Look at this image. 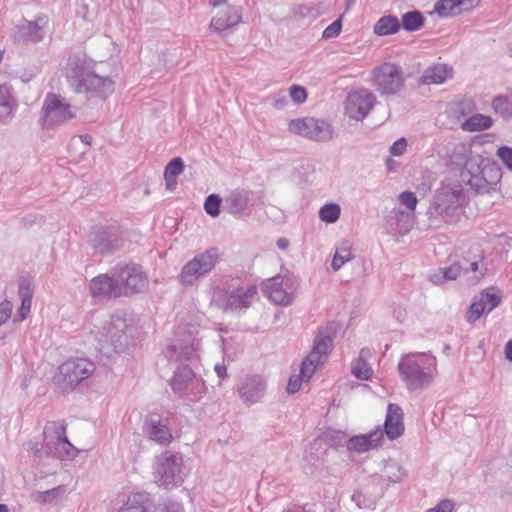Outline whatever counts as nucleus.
Segmentation results:
<instances>
[{
	"label": "nucleus",
	"instance_id": "obj_1",
	"mask_svg": "<svg viewBox=\"0 0 512 512\" xmlns=\"http://www.w3.org/2000/svg\"><path fill=\"white\" fill-rule=\"evenodd\" d=\"M397 370L408 391L420 392L434 383L438 376V361L431 352H409L401 355Z\"/></svg>",
	"mask_w": 512,
	"mask_h": 512
},
{
	"label": "nucleus",
	"instance_id": "obj_2",
	"mask_svg": "<svg viewBox=\"0 0 512 512\" xmlns=\"http://www.w3.org/2000/svg\"><path fill=\"white\" fill-rule=\"evenodd\" d=\"M465 203L461 185L443 183L435 192L427 209L428 227L439 229L459 221Z\"/></svg>",
	"mask_w": 512,
	"mask_h": 512
},
{
	"label": "nucleus",
	"instance_id": "obj_3",
	"mask_svg": "<svg viewBox=\"0 0 512 512\" xmlns=\"http://www.w3.org/2000/svg\"><path fill=\"white\" fill-rule=\"evenodd\" d=\"M66 76L76 93L106 98L114 90L112 79L96 74L91 63L81 57L75 56L69 59Z\"/></svg>",
	"mask_w": 512,
	"mask_h": 512
},
{
	"label": "nucleus",
	"instance_id": "obj_4",
	"mask_svg": "<svg viewBox=\"0 0 512 512\" xmlns=\"http://www.w3.org/2000/svg\"><path fill=\"white\" fill-rule=\"evenodd\" d=\"M449 165L452 169L466 170L470 174L471 186H480L478 182L496 184L501 176L500 169L494 164L479 165V156H473L471 146L466 143H457L449 154Z\"/></svg>",
	"mask_w": 512,
	"mask_h": 512
},
{
	"label": "nucleus",
	"instance_id": "obj_5",
	"mask_svg": "<svg viewBox=\"0 0 512 512\" xmlns=\"http://www.w3.org/2000/svg\"><path fill=\"white\" fill-rule=\"evenodd\" d=\"M201 340L202 337L195 328L179 326L174 338L167 345L164 355L170 361L193 363L200 357Z\"/></svg>",
	"mask_w": 512,
	"mask_h": 512
},
{
	"label": "nucleus",
	"instance_id": "obj_6",
	"mask_svg": "<svg viewBox=\"0 0 512 512\" xmlns=\"http://www.w3.org/2000/svg\"><path fill=\"white\" fill-rule=\"evenodd\" d=\"M188 475L182 454L164 451L153 465L155 483L166 488L180 486Z\"/></svg>",
	"mask_w": 512,
	"mask_h": 512
},
{
	"label": "nucleus",
	"instance_id": "obj_7",
	"mask_svg": "<svg viewBox=\"0 0 512 512\" xmlns=\"http://www.w3.org/2000/svg\"><path fill=\"white\" fill-rule=\"evenodd\" d=\"M370 82L381 96H394L404 89L406 76L398 64L384 62L372 69Z\"/></svg>",
	"mask_w": 512,
	"mask_h": 512
},
{
	"label": "nucleus",
	"instance_id": "obj_8",
	"mask_svg": "<svg viewBox=\"0 0 512 512\" xmlns=\"http://www.w3.org/2000/svg\"><path fill=\"white\" fill-rule=\"evenodd\" d=\"M219 259L220 253L216 247L196 254L182 267L178 275L179 283L183 286H193L198 280L206 277L214 270Z\"/></svg>",
	"mask_w": 512,
	"mask_h": 512
},
{
	"label": "nucleus",
	"instance_id": "obj_9",
	"mask_svg": "<svg viewBox=\"0 0 512 512\" xmlns=\"http://www.w3.org/2000/svg\"><path fill=\"white\" fill-rule=\"evenodd\" d=\"M138 336V329L132 318L121 315H113L109 323L104 327L100 341L109 343L116 352H123L134 344Z\"/></svg>",
	"mask_w": 512,
	"mask_h": 512
},
{
	"label": "nucleus",
	"instance_id": "obj_10",
	"mask_svg": "<svg viewBox=\"0 0 512 512\" xmlns=\"http://www.w3.org/2000/svg\"><path fill=\"white\" fill-rule=\"evenodd\" d=\"M76 117L71 104L61 95L48 93L41 107L40 123L43 128L53 129Z\"/></svg>",
	"mask_w": 512,
	"mask_h": 512
},
{
	"label": "nucleus",
	"instance_id": "obj_11",
	"mask_svg": "<svg viewBox=\"0 0 512 512\" xmlns=\"http://www.w3.org/2000/svg\"><path fill=\"white\" fill-rule=\"evenodd\" d=\"M334 334L335 329L332 324L319 329L311 352L301 364L302 379L310 380L316 369L326 360L332 348Z\"/></svg>",
	"mask_w": 512,
	"mask_h": 512
},
{
	"label": "nucleus",
	"instance_id": "obj_12",
	"mask_svg": "<svg viewBox=\"0 0 512 512\" xmlns=\"http://www.w3.org/2000/svg\"><path fill=\"white\" fill-rule=\"evenodd\" d=\"M95 370L96 365L87 358H70L59 366L55 381L64 388H75L88 379Z\"/></svg>",
	"mask_w": 512,
	"mask_h": 512
},
{
	"label": "nucleus",
	"instance_id": "obj_13",
	"mask_svg": "<svg viewBox=\"0 0 512 512\" xmlns=\"http://www.w3.org/2000/svg\"><path fill=\"white\" fill-rule=\"evenodd\" d=\"M171 387L175 393L193 402L199 401L207 391L204 380L187 365L180 366L174 372Z\"/></svg>",
	"mask_w": 512,
	"mask_h": 512
},
{
	"label": "nucleus",
	"instance_id": "obj_14",
	"mask_svg": "<svg viewBox=\"0 0 512 512\" xmlns=\"http://www.w3.org/2000/svg\"><path fill=\"white\" fill-rule=\"evenodd\" d=\"M43 434L45 446L60 459H71L77 456L78 450L70 443L66 436V425L64 422H47Z\"/></svg>",
	"mask_w": 512,
	"mask_h": 512
},
{
	"label": "nucleus",
	"instance_id": "obj_15",
	"mask_svg": "<svg viewBox=\"0 0 512 512\" xmlns=\"http://www.w3.org/2000/svg\"><path fill=\"white\" fill-rule=\"evenodd\" d=\"M290 133L316 142H327L333 138V128L327 121L313 117L292 119L288 123Z\"/></svg>",
	"mask_w": 512,
	"mask_h": 512
},
{
	"label": "nucleus",
	"instance_id": "obj_16",
	"mask_svg": "<svg viewBox=\"0 0 512 512\" xmlns=\"http://www.w3.org/2000/svg\"><path fill=\"white\" fill-rule=\"evenodd\" d=\"M256 295L257 287L247 285L237 287L231 291L219 289L215 291L213 301L226 312H238L248 308Z\"/></svg>",
	"mask_w": 512,
	"mask_h": 512
},
{
	"label": "nucleus",
	"instance_id": "obj_17",
	"mask_svg": "<svg viewBox=\"0 0 512 512\" xmlns=\"http://www.w3.org/2000/svg\"><path fill=\"white\" fill-rule=\"evenodd\" d=\"M265 295L275 304H291L297 288V280L290 275H277L263 282Z\"/></svg>",
	"mask_w": 512,
	"mask_h": 512
},
{
	"label": "nucleus",
	"instance_id": "obj_18",
	"mask_svg": "<svg viewBox=\"0 0 512 512\" xmlns=\"http://www.w3.org/2000/svg\"><path fill=\"white\" fill-rule=\"evenodd\" d=\"M376 102L375 95L368 89H360L349 93L346 99V114L354 120H362Z\"/></svg>",
	"mask_w": 512,
	"mask_h": 512
},
{
	"label": "nucleus",
	"instance_id": "obj_19",
	"mask_svg": "<svg viewBox=\"0 0 512 512\" xmlns=\"http://www.w3.org/2000/svg\"><path fill=\"white\" fill-rule=\"evenodd\" d=\"M117 278L119 284L123 287V294L141 292L148 286L147 275L136 264L122 267Z\"/></svg>",
	"mask_w": 512,
	"mask_h": 512
},
{
	"label": "nucleus",
	"instance_id": "obj_20",
	"mask_svg": "<svg viewBox=\"0 0 512 512\" xmlns=\"http://www.w3.org/2000/svg\"><path fill=\"white\" fill-rule=\"evenodd\" d=\"M267 383L259 375H247L238 386L240 399L246 405L260 402L266 393Z\"/></svg>",
	"mask_w": 512,
	"mask_h": 512
},
{
	"label": "nucleus",
	"instance_id": "obj_21",
	"mask_svg": "<svg viewBox=\"0 0 512 512\" xmlns=\"http://www.w3.org/2000/svg\"><path fill=\"white\" fill-rule=\"evenodd\" d=\"M90 292L95 298L119 297L123 295V287L119 284L118 278L101 274L90 281Z\"/></svg>",
	"mask_w": 512,
	"mask_h": 512
},
{
	"label": "nucleus",
	"instance_id": "obj_22",
	"mask_svg": "<svg viewBox=\"0 0 512 512\" xmlns=\"http://www.w3.org/2000/svg\"><path fill=\"white\" fill-rule=\"evenodd\" d=\"M47 18L38 16L34 21L23 19L17 25L16 37L25 41L39 42L45 34Z\"/></svg>",
	"mask_w": 512,
	"mask_h": 512
},
{
	"label": "nucleus",
	"instance_id": "obj_23",
	"mask_svg": "<svg viewBox=\"0 0 512 512\" xmlns=\"http://www.w3.org/2000/svg\"><path fill=\"white\" fill-rule=\"evenodd\" d=\"M403 432V411L399 405L390 403L387 407L383 434L385 433L390 440H394L400 437Z\"/></svg>",
	"mask_w": 512,
	"mask_h": 512
},
{
	"label": "nucleus",
	"instance_id": "obj_24",
	"mask_svg": "<svg viewBox=\"0 0 512 512\" xmlns=\"http://www.w3.org/2000/svg\"><path fill=\"white\" fill-rule=\"evenodd\" d=\"M383 440V431L380 427L368 434L351 437L347 442L350 451L363 453L380 446Z\"/></svg>",
	"mask_w": 512,
	"mask_h": 512
},
{
	"label": "nucleus",
	"instance_id": "obj_25",
	"mask_svg": "<svg viewBox=\"0 0 512 512\" xmlns=\"http://www.w3.org/2000/svg\"><path fill=\"white\" fill-rule=\"evenodd\" d=\"M144 432L150 440L160 445H168L173 439L170 428L155 416H151L145 421Z\"/></svg>",
	"mask_w": 512,
	"mask_h": 512
},
{
	"label": "nucleus",
	"instance_id": "obj_26",
	"mask_svg": "<svg viewBox=\"0 0 512 512\" xmlns=\"http://www.w3.org/2000/svg\"><path fill=\"white\" fill-rule=\"evenodd\" d=\"M92 247L102 254L112 253L122 246L119 234L116 231H98L91 235Z\"/></svg>",
	"mask_w": 512,
	"mask_h": 512
},
{
	"label": "nucleus",
	"instance_id": "obj_27",
	"mask_svg": "<svg viewBox=\"0 0 512 512\" xmlns=\"http://www.w3.org/2000/svg\"><path fill=\"white\" fill-rule=\"evenodd\" d=\"M453 68L448 64L437 63L424 70L420 77V81L423 84H442L446 80L452 78Z\"/></svg>",
	"mask_w": 512,
	"mask_h": 512
},
{
	"label": "nucleus",
	"instance_id": "obj_28",
	"mask_svg": "<svg viewBox=\"0 0 512 512\" xmlns=\"http://www.w3.org/2000/svg\"><path fill=\"white\" fill-rule=\"evenodd\" d=\"M250 201V192L233 190L224 198V209L232 215H243Z\"/></svg>",
	"mask_w": 512,
	"mask_h": 512
},
{
	"label": "nucleus",
	"instance_id": "obj_29",
	"mask_svg": "<svg viewBox=\"0 0 512 512\" xmlns=\"http://www.w3.org/2000/svg\"><path fill=\"white\" fill-rule=\"evenodd\" d=\"M478 0H440L435 3L434 12L440 17H448L470 9Z\"/></svg>",
	"mask_w": 512,
	"mask_h": 512
},
{
	"label": "nucleus",
	"instance_id": "obj_30",
	"mask_svg": "<svg viewBox=\"0 0 512 512\" xmlns=\"http://www.w3.org/2000/svg\"><path fill=\"white\" fill-rule=\"evenodd\" d=\"M18 293L21 300V306L13 318L14 322L24 321L30 312L32 297L34 293L31 282L29 280H22L19 284Z\"/></svg>",
	"mask_w": 512,
	"mask_h": 512
},
{
	"label": "nucleus",
	"instance_id": "obj_31",
	"mask_svg": "<svg viewBox=\"0 0 512 512\" xmlns=\"http://www.w3.org/2000/svg\"><path fill=\"white\" fill-rule=\"evenodd\" d=\"M241 16L237 9L229 7L225 12L219 13L213 17L210 22V28L216 32L221 33L240 22Z\"/></svg>",
	"mask_w": 512,
	"mask_h": 512
},
{
	"label": "nucleus",
	"instance_id": "obj_32",
	"mask_svg": "<svg viewBox=\"0 0 512 512\" xmlns=\"http://www.w3.org/2000/svg\"><path fill=\"white\" fill-rule=\"evenodd\" d=\"M18 107L16 98L13 96L11 88L6 85H0V121L7 122L13 116Z\"/></svg>",
	"mask_w": 512,
	"mask_h": 512
},
{
	"label": "nucleus",
	"instance_id": "obj_33",
	"mask_svg": "<svg viewBox=\"0 0 512 512\" xmlns=\"http://www.w3.org/2000/svg\"><path fill=\"white\" fill-rule=\"evenodd\" d=\"M151 504L144 493H134L119 508L118 512H150Z\"/></svg>",
	"mask_w": 512,
	"mask_h": 512
},
{
	"label": "nucleus",
	"instance_id": "obj_34",
	"mask_svg": "<svg viewBox=\"0 0 512 512\" xmlns=\"http://www.w3.org/2000/svg\"><path fill=\"white\" fill-rule=\"evenodd\" d=\"M66 491L65 485H59L50 490L36 491L31 494V499L39 504L56 505L64 498Z\"/></svg>",
	"mask_w": 512,
	"mask_h": 512
},
{
	"label": "nucleus",
	"instance_id": "obj_35",
	"mask_svg": "<svg viewBox=\"0 0 512 512\" xmlns=\"http://www.w3.org/2000/svg\"><path fill=\"white\" fill-rule=\"evenodd\" d=\"M370 355V350L364 348L360 351L358 358L352 362L351 372L356 378L361 380H368L371 378L373 370L366 361Z\"/></svg>",
	"mask_w": 512,
	"mask_h": 512
},
{
	"label": "nucleus",
	"instance_id": "obj_36",
	"mask_svg": "<svg viewBox=\"0 0 512 512\" xmlns=\"http://www.w3.org/2000/svg\"><path fill=\"white\" fill-rule=\"evenodd\" d=\"M462 268L455 263L446 268H440L429 275V280L436 285H441L446 281L455 280L461 274Z\"/></svg>",
	"mask_w": 512,
	"mask_h": 512
},
{
	"label": "nucleus",
	"instance_id": "obj_37",
	"mask_svg": "<svg viewBox=\"0 0 512 512\" xmlns=\"http://www.w3.org/2000/svg\"><path fill=\"white\" fill-rule=\"evenodd\" d=\"M400 29V23L396 16H382L374 25L373 31L378 36L395 34Z\"/></svg>",
	"mask_w": 512,
	"mask_h": 512
},
{
	"label": "nucleus",
	"instance_id": "obj_38",
	"mask_svg": "<svg viewBox=\"0 0 512 512\" xmlns=\"http://www.w3.org/2000/svg\"><path fill=\"white\" fill-rule=\"evenodd\" d=\"M392 213L398 232L401 234L408 233L414 225L415 212L395 208Z\"/></svg>",
	"mask_w": 512,
	"mask_h": 512
},
{
	"label": "nucleus",
	"instance_id": "obj_39",
	"mask_svg": "<svg viewBox=\"0 0 512 512\" xmlns=\"http://www.w3.org/2000/svg\"><path fill=\"white\" fill-rule=\"evenodd\" d=\"M492 124L493 121L489 116L477 113L466 119L462 123L461 128L464 131L475 132L488 129L492 126Z\"/></svg>",
	"mask_w": 512,
	"mask_h": 512
},
{
	"label": "nucleus",
	"instance_id": "obj_40",
	"mask_svg": "<svg viewBox=\"0 0 512 512\" xmlns=\"http://www.w3.org/2000/svg\"><path fill=\"white\" fill-rule=\"evenodd\" d=\"M353 258L351 245L348 242L342 243L339 247L336 248L335 254L332 260V269L334 271H338L342 268L346 263L351 261Z\"/></svg>",
	"mask_w": 512,
	"mask_h": 512
},
{
	"label": "nucleus",
	"instance_id": "obj_41",
	"mask_svg": "<svg viewBox=\"0 0 512 512\" xmlns=\"http://www.w3.org/2000/svg\"><path fill=\"white\" fill-rule=\"evenodd\" d=\"M184 163L181 158H174L165 168L164 177L167 187L172 189L176 185V178L183 172Z\"/></svg>",
	"mask_w": 512,
	"mask_h": 512
},
{
	"label": "nucleus",
	"instance_id": "obj_42",
	"mask_svg": "<svg viewBox=\"0 0 512 512\" xmlns=\"http://www.w3.org/2000/svg\"><path fill=\"white\" fill-rule=\"evenodd\" d=\"M492 108L494 112L500 115L503 119L512 117V102L505 95H499L492 101Z\"/></svg>",
	"mask_w": 512,
	"mask_h": 512
},
{
	"label": "nucleus",
	"instance_id": "obj_43",
	"mask_svg": "<svg viewBox=\"0 0 512 512\" xmlns=\"http://www.w3.org/2000/svg\"><path fill=\"white\" fill-rule=\"evenodd\" d=\"M424 24V18L419 11H410L403 15L402 26L407 31H416Z\"/></svg>",
	"mask_w": 512,
	"mask_h": 512
},
{
	"label": "nucleus",
	"instance_id": "obj_44",
	"mask_svg": "<svg viewBox=\"0 0 512 512\" xmlns=\"http://www.w3.org/2000/svg\"><path fill=\"white\" fill-rule=\"evenodd\" d=\"M341 208L336 203H329L319 210V218L325 223H335L340 218Z\"/></svg>",
	"mask_w": 512,
	"mask_h": 512
},
{
	"label": "nucleus",
	"instance_id": "obj_45",
	"mask_svg": "<svg viewBox=\"0 0 512 512\" xmlns=\"http://www.w3.org/2000/svg\"><path fill=\"white\" fill-rule=\"evenodd\" d=\"M480 299L484 304L487 313L496 308L501 301V295L495 289H487L485 292L481 293Z\"/></svg>",
	"mask_w": 512,
	"mask_h": 512
},
{
	"label": "nucleus",
	"instance_id": "obj_46",
	"mask_svg": "<svg viewBox=\"0 0 512 512\" xmlns=\"http://www.w3.org/2000/svg\"><path fill=\"white\" fill-rule=\"evenodd\" d=\"M484 313H487V310L479 297L470 305V308L466 314L467 321L473 323L477 321Z\"/></svg>",
	"mask_w": 512,
	"mask_h": 512
},
{
	"label": "nucleus",
	"instance_id": "obj_47",
	"mask_svg": "<svg viewBox=\"0 0 512 512\" xmlns=\"http://www.w3.org/2000/svg\"><path fill=\"white\" fill-rule=\"evenodd\" d=\"M398 202L401 206L405 207V210L415 212L418 199L416 195L411 191H404L398 195Z\"/></svg>",
	"mask_w": 512,
	"mask_h": 512
},
{
	"label": "nucleus",
	"instance_id": "obj_48",
	"mask_svg": "<svg viewBox=\"0 0 512 512\" xmlns=\"http://www.w3.org/2000/svg\"><path fill=\"white\" fill-rule=\"evenodd\" d=\"M221 198L218 195H209L204 203L206 213L212 217H217L220 213Z\"/></svg>",
	"mask_w": 512,
	"mask_h": 512
},
{
	"label": "nucleus",
	"instance_id": "obj_49",
	"mask_svg": "<svg viewBox=\"0 0 512 512\" xmlns=\"http://www.w3.org/2000/svg\"><path fill=\"white\" fill-rule=\"evenodd\" d=\"M150 512H185L181 503L173 500H167L158 503Z\"/></svg>",
	"mask_w": 512,
	"mask_h": 512
},
{
	"label": "nucleus",
	"instance_id": "obj_50",
	"mask_svg": "<svg viewBox=\"0 0 512 512\" xmlns=\"http://www.w3.org/2000/svg\"><path fill=\"white\" fill-rule=\"evenodd\" d=\"M496 156L502 161L504 166L512 172V147L501 146L497 149Z\"/></svg>",
	"mask_w": 512,
	"mask_h": 512
},
{
	"label": "nucleus",
	"instance_id": "obj_51",
	"mask_svg": "<svg viewBox=\"0 0 512 512\" xmlns=\"http://www.w3.org/2000/svg\"><path fill=\"white\" fill-rule=\"evenodd\" d=\"M388 478L390 481L397 483L402 481L406 476V470L399 465H390L387 467Z\"/></svg>",
	"mask_w": 512,
	"mask_h": 512
},
{
	"label": "nucleus",
	"instance_id": "obj_52",
	"mask_svg": "<svg viewBox=\"0 0 512 512\" xmlns=\"http://www.w3.org/2000/svg\"><path fill=\"white\" fill-rule=\"evenodd\" d=\"M289 94H290L291 99L296 104H302L307 99L306 89L304 87H302V86H299V85H292L290 87Z\"/></svg>",
	"mask_w": 512,
	"mask_h": 512
},
{
	"label": "nucleus",
	"instance_id": "obj_53",
	"mask_svg": "<svg viewBox=\"0 0 512 512\" xmlns=\"http://www.w3.org/2000/svg\"><path fill=\"white\" fill-rule=\"evenodd\" d=\"M13 305L9 300H3L0 303V326L5 324L12 315Z\"/></svg>",
	"mask_w": 512,
	"mask_h": 512
},
{
	"label": "nucleus",
	"instance_id": "obj_54",
	"mask_svg": "<svg viewBox=\"0 0 512 512\" xmlns=\"http://www.w3.org/2000/svg\"><path fill=\"white\" fill-rule=\"evenodd\" d=\"M352 500L359 508H372L375 505V499H366L362 492L354 493Z\"/></svg>",
	"mask_w": 512,
	"mask_h": 512
},
{
	"label": "nucleus",
	"instance_id": "obj_55",
	"mask_svg": "<svg viewBox=\"0 0 512 512\" xmlns=\"http://www.w3.org/2000/svg\"><path fill=\"white\" fill-rule=\"evenodd\" d=\"M341 32V22L340 20H336L327 26L323 31V38L330 39L338 36Z\"/></svg>",
	"mask_w": 512,
	"mask_h": 512
},
{
	"label": "nucleus",
	"instance_id": "obj_56",
	"mask_svg": "<svg viewBox=\"0 0 512 512\" xmlns=\"http://www.w3.org/2000/svg\"><path fill=\"white\" fill-rule=\"evenodd\" d=\"M407 148V140L404 137L397 139L390 147V153L393 156H401Z\"/></svg>",
	"mask_w": 512,
	"mask_h": 512
},
{
	"label": "nucleus",
	"instance_id": "obj_57",
	"mask_svg": "<svg viewBox=\"0 0 512 512\" xmlns=\"http://www.w3.org/2000/svg\"><path fill=\"white\" fill-rule=\"evenodd\" d=\"M308 381L309 380L302 379L301 373L299 375H292L288 381L287 392L290 394L296 393L301 387V382Z\"/></svg>",
	"mask_w": 512,
	"mask_h": 512
},
{
	"label": "nucleus",
	"instance_id": "obj_58",
	"mask_svg": "<svg viewBox=\"0 0 512 512\" xmlns=\"http://www.w3.org/2000/svg\"><path fill=\"white\" fill-rule=\"evenodd\" d=\"M453 509L454 503L449 499H444L437 506L428 509L426 512H452Z\"/></svg>",
	"mask_w": 512,
	"mask_h": 512
},
{
	"label": "nucleus",
	"instance_id": "obj_59",
	"mask_svg": "<svg viewBox=\"0 0 512 512\" xmlns=\"http://www.w3.org/2000/svg\"><path fill=\"white\" fill-rule=\"evenodd\" d=\"M468 272H473L475 274L469 278L472 282H478L480 279V276L483 274L481 271H479V263L478 262L470 263L469 269L466 270V273H468Z\"/></svg>",
	"mask_w": 512,
	"mask_h": 512
},
{
	"label": "nucleus",
	"instance_id": "obj_60",
	"mask_svg": "<svg viewBox=\"0 0 512 512\" xmlns=\"http://www.w3.org/2000/svg\"><path fill=\"white\" fill-rule=\"evenodd\" d=\"M214 370L220 380H224L227 377V368L224 363H218L214 366Z\"/></svg>",
	"mask_w": 512,
	"mask_h": 512
},
{
	"label": "nucleus",
	"instance_id": "obj_61",
	"mask_svg": "<svg viewBox=\"0 0 512 512\" xmlns=\"http://www.w3.org/2000/svg\"><path fill=\"white\" fill-rule=\"evenodd\" d=\"M287 104V98H286V95H278L277 97L274 98L273 100V106L276 108V109H282L286 106Z\"/></svg>",
	"mask_w": 512,
	"mask_h": 512
},
{
	"label": "nucleus",
	"instance_id": "obj_62",
	"mask_svg": "<svg viewBox=\"0 0 512 512\" xmlns=\"http://www.w3.org/2000/svg\"><path fill=\"white\" fill-rule=\"evenodd\" d=\"M277 247L281 250H285L289 246V241L286 238H279L276 242Z\"/></svg>",
	"mask_w": 512,
	"mask_h": 512
},
{
	"label": "nucleus",
	"instance_id": "obj_63",
	"mask_svg": "<svg viewBox=\"0 0 512 512\" xmlns=\"http://www.w3.org/2000/svg\"><path fill=\"white\" fill-rule=\"evenodd\" d=\"M506 358L512 362V340H509L505 346Z\"/></svg>",
	"mask_w": 512,
	"mask_h": 512
},
{
	"label": "nucleus",
	"instance_id": "obj_64",
	"mask_svg": "<svg viewBox=\"0 0 512 512\" xmlns=\"http://www.w3.org/2000/svg\"><path fill=\"white\" fill-rule=\"evenodd\" d=\"M228 0H209V3L213 6V7H217V6H220L222 4H224L225 2H227Z\"/></svg>",
	"mask_w": 512,
	"mask_h": 512
}]
</instances>
